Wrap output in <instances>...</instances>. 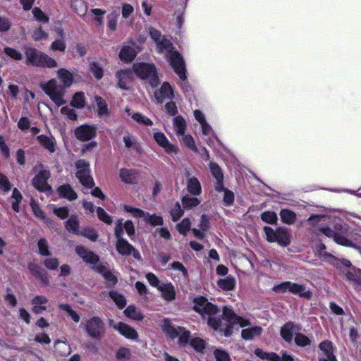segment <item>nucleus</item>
<instances>
[{
	"label": "nucleus",
	"instance_id": "nucleus-27",
	"mask_svg": "<svg viewBox=\"0 0 361 361\" xmlns=\"http://www.w3.org/2000/svg\"><path fill=\"white\" fill-rule=\"evenodd\" d=\"M58 78L63 83L62 87L64 88L70 87L73 83V73L64 68H61L57 71Z\"/></svg>",
	"mask_w": 361,
	"mask_h": 361
},
{
	"label": "nucleus",
	"instance_id": "nucleus-52",
	"mask_svg": "<svg viewBox=\"0 0 361 361\" xmlns=\"http://www.w3.org/2000/svg\"><path fill=\"white\" fill-rule=\"evenodd\" d=\"M147 218L145 219V222L153 226H162L164 220L161 216H158L156 214H150L147 213Z\"/></svg>",
	"mask_w": 361,
	"mask_h": 361
},
{
	"label": "nucleus",
	"instance_id": "nucleus-42",
	"mask_svg": "<svg viewBox=\"0 0 361 361\" xmlns=\"http://www.w3.org/2000/svg\"><path fill=\"white\" fill-rule=\"evenodd\" d=\"M157 47L159 48V52H163L164 51H166L167 54H170L172 53L174 50L173 45L172 42L165 38L162 37L157 43Z\"/></svg>",
	"mask_w": 361,
	"mask_h": 361
},
{
	"label": "nucleus",
	"instance_id": "nucleus-1",
	"mask_svg": "<svg viewBox=\"0 0 361 361\" xmlns=\"http://www.w3.org/2000/svg\"><path fill=\"white\" fill-rule=\"evenodd\" d=\"M238 314L226 306L224 307L221 317H209L207 324L214 331H219L223 333L225 337H230L232 335L234 321Z\"/></svg>",
	"mask_w": 361,
	"mask_h": 361
},
{
	"label": "nucleus",
	"instance_id": "nucleus-17",
	"mask_svg": "<svg viewBox=\"0 0 361 361\" xmlns=\"http://www.w3.org/2000/svg\"><path fill=\"white\" fill-rule=\"evenodd\" d=\"M27 269L31 275L37 280L39 281L43 285H49L50 282L48 278V274L40 265L34 262H30L27 264Z\"/></svg>",
	"mask_w": 361,
	"mask_h": 361
},
{
	"label": "nucleus",
	"instance_id": "nucleus-32",
	"mask_svg": "<svg viewBox=\"0 0 361 361\" xmlns=\"http://www.w3.org/2000/svg\"><path fill=\"white\" fill-rule=\"evenodd\" d=\"M137 55L134 48L130 46H123L120 51L119 58L121 61L126 62L133 61Z\"/></svg>",
	"mask_w": 361,
	"mask_h": 361
},
{
	"label": "nucleus",
	"instance_id": "nucleus-63",
	"mask_svg": "<svg viewBox=\"0 0 361 361\" xmlns=\"http://www.w3.org/2000/svg\"><path fill=\"white\" fill-rule=\"evenodd\" d=\"M32 37L35 41L38 42L41 39H47L48 33L42 29V26H39L33 31Z\"/></svg>",
	"mask_w": 361,
	"mask_h": 361
},
{
	"label": "nucleus",
	"instance_id": "nucleus-3",
	"mask_svg": "<svg viewBox=\"0 0 361 361\" xmlns=\"http://www.w3.org/2000/svg\"><path fill=\"white\" fill-rule=\"evenodd\" d=\"M135 74L141 80H147L152 88L157 87L159 83L157 70L154 63L147 62L135 63L133 66Z\"/></svg>",
	"mask_w": 361,
	"mask_h": 361
},
{
	"label": "nucleus",
	"instance_id": "nucleus-58",
	"mask_svg": "<svg viewBox=\"0 0 361 361\" xmlns=\"http://www.w3.org/2000/svg\"><path fill=\"white\" fill-rule=\"evenodd\" d=\"M191 222L189 218H184L179 224H177L176 228L178 231L183 235H185L190 229Z\"/></svg>",
	"mask_w": 361,
	"mask_h": 361
},
{
	"label": "nucleus",
	"instance_id": "nucleus-49",
	"mask_svg": "<svg viewBox=\"0 0 361 361\" xmlns=\"http://www.w3.org/2000/svg\"><path fill=\"white\" fill-rule=\"evenodd\" d=\"M190 345L195 351L199 353L202 352L206 347L205 341L199 337L190 339Z\"/></svg>",
	"mask_w": 361,
	"mask_h": 361
},
{
	"label": "nucleus",
	"instance_id": "nucleus-26",
	"mask_svg": "<svg viewBox=\"0 0 361 361\" xmlns=\"http://www.w3.org/2000/svg\"><path fill=\"white\" fill-rule=\"evenodd\" d=\"M57 192L61 198H64L69 201H73L78 198V194L69 183L63 184L58 187Z\"/></svg>",
	"mask_w": 361,
	"mask_h": 361
},
{
	"label": "nucleus",
	"instance_id": "nucleus-7",
	"mask_svg": "<svg viewBox=\"0 0 361 361\" xmlns=\"http://www.w3.org/2000/svg\"><path fill=\"white\" fill-rule=\"evenodd\" d=\"M75 166L77 169L75 176L79 182L87 188H92L94 186V181L91 176L90 163L85 159H80L75 161Z\"/></svg>",
	"mask_w": 361,
	"mask_h": 361
},
{
	"label": "nucleus",
	"instance_id": "nucleus-41",
	"mask_svg": "<svg viewBox=\"0 0 361 361\" xmlns=\"http://www.w3.org/2000/svg\"><path fill=\"white\" fill-rule=\"evenodd\" d=\"M125 315L135 321H142L144 319L143 314L137 310L135 305H129L124 310Z\"/></svg>",
	"mask_w": 361,
	"mask_h": 361
},
{
	"label": "nucleus",
	"instance_id": "nucleus-61",
	"mask_svg": "<svg viewBox=\"0 0 361 361\" xmlns=\"http://www.w3.org/2000/svg\"><path fill=\"white\" fill-rule=\"evenodd\" d=\"M131 357V351L129 348L121 347L116 353V358L118 360H129Z\"/></svg>",
	"mask_w": 361,
	"mask_h": 361
},
{
	"label": "nucleus",
	"instance_id": "nucleus-44",
	"mask_svg": "<svg viewBox=\"0 0 361 361\" xmlns=\"http://www.w3.org/2000/svg\"><path fill=\"white\" fill-rule=\"evenodd\" d=\"M119 13L117 11L111 12L107 16V29L114 32L117 28V22L119 18Z\"/></svg>",
	"mask_w": 361,
	"mask_h": 361
},
{
	"label": "nucleus",
	"instance_id": "nucleus-50",
	"mask_svg": "<svg viewBox=\"0 0 361 361\" xmlns=\"http://www.w3.org/2000/svg\"><path fill=\"white\" fill-rule=\"evenodd\" d=\"M294 341L300 347H306L311 344V340L302 333H296Z\"/></svg>",
	"mask_w": 361,
	"mask_h": 361
},
{
	"label": "nucleus",
	"instance_id": "nucleus-11",
	"mask_svg": "<svg viewBox=\"0 0 361 361\" xmlns=\"http://www.w3.org/2000/svg\"><path fill=\"white\" fill-rule=\"evenodd\" d=\"M85 330L89 336L99 340L104 332V323L99 317L94 316L87 321Z\"/></svg>",
	"mask_w": 361,
	"mask_h": 361
},
{
	"label": "nucleus",
	"instance_id": "nucleus-46",
	"mask_svg": "<svg viewBox=\"0 0 361 361\" xmlns=\"http://www.w3.org/2000/svg\"><path fill=\"white\" fill-rule=\"evenodd\" d=\"M178 329L180 332L178 336V343L180 345L185 346L187 344L190 343V332L183 326H178Z\"/></svg>",
	"mask_w": 361,
	"mask_h": 361
},
{
	"label": "nucleus",
	"instance_id": "nucleus-60",
	"mask_svg": "<svg viewBox=\"0 0 361 361\" xmlns=\"http://www.w3.org/2000/svg\"><path fill=\"white\" fill-rule=\"evenodd\" d=\"M50 48L54 51H59L61 52L65 51V50L66 49V44L64 38L58 39H56L54 42H52V43L51 44Z\"/></svg>",
	"mask_w": 361,
	"mask_h": 361
},
{
	"label": "nucleus",
	"instance_id": "nucleus-29",
	"mask_svg": "<svg viewBox=\"0 0 361 361\" xmlns=\"http://www.w3.org/2000/svg\"><path fill=\"white\" fill-rule=\"evenodd\" d=\"M187 190L192 196L201 195L202 190L200 180L196 177H191L187 180Z\"/></svg>",
	"mask_w": 361,
	"mask_h": 361
},
{
	"label": "nucleus",
	"instance_id": "nucleus-40",
	"mask_svg": "<svg viewBox=\"0 0 361 361\" xmlns=\"http://www.w3.org/2000/svg\"><path fill=\"white\" fill-rule=\"evenodd\" d=\"M71 105L79 109H83L85 106V93L83 92H75L71 102Z\"/></svg>",
	"mask_w": 361,
	"mask_h": 361
},
{
	"label": "nucleus",
	"instance_id": "nucleus-54",
	"mask_svg": "<svg viewBox=\"0 0 361 361\" xmlns=\"http://www.w3.org/2000/svg\"><path fill=\"white\" fill-rule=\"evenodd\" d=\"M97 214L98 219L104 223L108 225L112 224V217L102 207H97Z\"/></svg>",
	"mask_w": 361,
	"mask_h": 361
},
{
	"label": "nucleus",
	"instance_id": "nucleus-64",
	"mask_svg": "<svg viewBox=\"0 0 361 361\" xmlns=\"http://www.w3.org/2000/svg\"><path fill=\"white\" fill-rule=\"evenodd\" d=\"M216 361H231L228 353L224 350L216 349L214 352Z\"/></svg>",
	"mask_w": 361,
	"mask_h": 361
},
{
	"label": "nucleus",
	"instance_id": "nucleus-4",
	"mask_svg": "<svg viewBox=\"0 0 361 361\" xmlns=\"http://www.w3.org/2000/svg\"><path fill=\"white\" fill-rule=\"evenodd\" d=\"M265 238L269 243H276L283 247H288L291 243L292 235L289 230L285 227H278L274 230L271 227L265 226L263 228Z\"/></svg>",
	"mask_w": 361,
	"mask_h": 361
},
{
	"label": "nucleus",
	"instance_id": "nucleus-31",
	"mask_svg": "<svg viewBox=\"0 0 361 361\" xmlns=\"http://www.w3.org/2000/svg\"><path fill=\"white\" fill-rule=\"evenodd\" d=\"M65 228L70 233L75 235L80 234V221L78 216L72 215L66 222Z\"/></svg>",
	"mask_w": 361,
	"mask_h": 361
},
{
	"label": "nucleus",
	"instance_id": "nucleus-56",
	"mask_svg": "<svg viewBox=\"0 0 361 361\" xmlns=\"http://www.w3.org/2000/svg\"><path fill=\"white\" fill-rule=\"evenodd\" d=\"M131 117L133 120H135L140 124H143L146 126H152L153 125V122L151 119L143 116L140 112H137V113L132 114Z\"/></svg>",
	"mask_w": 361,
	"mask_h": 361
},
{
	"label": "nucleus",
	"instance_id": "nucleus-25",
	"mask_svg": "<svg viewBox=\"0 0 361 361\" xmlns=\"http://www.w3.org/2000/svg\"><path fill=\"white\" fill-rule=\"evenodd\" d=\"M37 142L42 147L48 150L50 153H54L56 149V141L53 137H49L46 135H39L36 137Z\"/></svg>",
	"mask_w": 361,
	"mask_h": 361
},
{
	"label": "nucleus",
	"instance_id": "nucleus-62",
	"mask_svg": "<svg viewBox=\"0 0 361 361\" xmlns=\"http://www.w3.org/2000/svg\"><path fill=\"white\" fill-rule=\"evenodd\" d=\"M12 184L8 177L2 173H0V190L6 192L11 190Z\"/></svg>",
	"mask_w": 361,
	"mask_h": 361
},
{
	"label": "nucleus",
	"instance_id": "nucleus-20",
	"mask_svg": "<svg viewBox=\"0 0 361 361\" xmlns=\"http://www.w3.org/2000/svg\"><path fill=\"white\" fill-rule=\"evenodd\" d=\"M319 348L326 357H319L318 361H337L334 355L333 343L329 340H324L319 344Z\"/></svg>",
	"mask_w": 361,
	"mask_h": 361
},
{
	"label": "nucleus",
	"instance_id": "nucleus-10",
	"mask_svg": "<svg viewBox=\"0 0 361 361\" xmlns=\"http://www.w3.org/2000/svg\"><path fill=\"white\" fill-rule=\"evenodd\" d=\"M170 65L180 80H187L185 63L181 54L175 50L170 54H166Z\"/></svg>",
	"mask_w": 361,
	"mask_h": 361
},
{
	"label": "nucleus",
	"instance_id": "nucleus-39",
	"mask_svg": "<svg viewBox=\"0 0 361 361\" xmlns=\"http://www.w3.org/2000/svg\"><path fill=\"white\" fill-rule=\"evenodd\" d=\"M281 221L286 224H293L296 220V214L294 212L288 209H282L280 212Z\"/></svg>",
	"mask_w": 361,
	"mask_h": 361
},
{
	"label": "nucleus",
	"instance_id": "nucleus-18",
	"mask_svg": "<svg viewBox=\"0 0 361 361\" xmlns=\"http://www.w3.org/2000/svg\"><path fill=\"white\" fill-rule=\"evenodd\" d=\"M114 329L117 330L121 335L127 339L137 341L138 338L137 331L123 322H119L118 324H114Z\"/></svg>",
	"mask_w": 361,
	"mask_h": 361
},
{
	"label": "nucleus",
	"instance_id": "nucleus-38",
	"mask_svg": "<svg viewBox=\"0 0 361 361\" xmlns=\"http://www.w3.org/2000/svg\"><path fill=\"white\" fill-rule=\"evenodd\" d=\"M109 297L114 300L118 309L122 310L126 305L125 296L116 290H111L109 293Z\"/></svg>",
	"mask_w": 361,
	"mask_h": 361
},
{
	"label": "nucleus",
	"instance_id": "nucleus-34",
	"mask_svg": "<svg viewBox=\"0 0 361 361\" xmlns=\"http://www.w3.org/2000/svg\"><path fill=\"white\" fill-rule=\"evenodd\" d=\"M262 333L261 326H255L241 331V336L244 340L249 341L253 339L255 336H259Z\"/></svg>",
	"mask_w": 361,
	"mask_h": 361
},
{
	"label": "nucleus",
	"instance_id": "nucleus-53",
	"mask_svg": "<svg viewBox=\"0 0 361 361\" xmlns=\"http://www.w3.org/2000/svg\"><path fill=\"white\" fill-rule=\"evenodd\" d=\"M209 167L212 175L216 180L224 178L222 169L217 163L211 161L209 164Z\"/></svg>",
	"mask_w": 361,
	"mask_h": 361
},
{
	"label": "nucleus",
	"instance_id": "nucleus-59",
	"mask_svg": "<svg viewBox=\"0 0 361 361\" xmlns=\"http://www.w3.org/2000/svg\"><path fill=\"white\" fill-rule=\"evenodd\" d=\"M39 253L42 256H49L51 252L49 249V245L47 240L45 238H41L39 240L38 243Z\"/></svg>",
	"mask_w": 361,
	"mask_h": 361
},
{
	"label": "nucleus",
	"instance_id": "nucleus-43",
	"mask_svg": "<svg viewBox=\"0 0 361 361\" xmlns=\"http://www.w3.org/2000/svg\"><path fill=\"white\" fill-rule=\"evenodd\" d=\"M89 69L97 80H101L104 76V69L97 61L89 63Z\"/></svg>",
	"mask_w": 361,
	"mask_h": 361
},
{
	"label": "nucleus",
	"instance_id": "nucleus-36",
	"mask_svg": "<svg viewBox=\"0 0 361 361\" xmlns=\"http://www.w3.org/2000/svg\"><path fill=\"white\" fill-rule=\"evenodd\" d=\"M182 205L184 209L190 210L201 203V200L197 196L191 197L189 195L183 196L181 199Z\"/></svg>",
	"mask_w": 361,
	"mask_h": 361
},
{
	"label": "nucleus",
	"instance_id": "nucleus-55",
	"mask_svg": "<svg viewBox=\"0 0 361 361\" xmlns=\"http://www.w3.org/2000/svg\"><path fill=\"white\" fill-rule=\"evenodd\" d=\"M79 235H82L93 242H95L99 236L97 231L92 227L83 228L82 231L80 232Z\"/></svg>",
	"mask_w": 361,
	"mask_h": 361
},
{
	"label": "nucleus",
	"instance_id": "nucleus-57",
	"mask_svg": "<svg viewBox=\"0 0 361 361\" xmlns=\"http://www.w3.org/2000/svg\"><path fill=\"white\" fill-rule=\"evenodd\" d=\"M4 52L6 55L13 60L20 61L23 59V54L18 50L12 47H4Z\"/></svg>",
	"mask_w": 361,
	"mask_h": 361
},
{
	"label": "nucleus",
	"instance_id": "nucleus-19",
	"mask_svg": "<svg viewBox=\"0 0 361 361\" xmlns=\"http://www.w3.org/2000/svg\"><path fill=\"white\" fill-rule=\"evenodd\" d=\"M154 97L159 104H162L166 99L174 98V92L171 85L168 82H164L159 90L155 91Z\"/></svg>",
	"mask_w": 361,
	"mask_h": 361
},
{
	"label": "nucleus",
	"instance_id": "nucleus-16",
	"mask_svg": "<svg viewBox=\"0 0 361 361\" xmlns=\"http://www.w3.org/2000/svg\"><path fill=\"white\" fill-rule=\"evenodd\" d=\"M27 269L31 275L37 280L39 281L43 285H49L50 282L48 278V274L40 265L34 262H30L27 264Z\"/></svg>",
	"mask_w": 361,
	"mask_h": 361
},
{
	"label": "nucleus",
	"instance_id": "nucleus-5",
	"mask_svg": "<svg viewBox=\"0 0 361 361\" xmlns=\"http://www.w3.org/2000/svg\"><path fill=\"white\" fill-rule=\"evenodd\" d=\"M276 293H285L289 292L293 295H298L301 298L310 300L312 296V292L306 289L304 284H299L289 281H283L279 284L275 285L271 288Z\"/></svg>",
	"mask_w": 361,
	"mask_h": 361
},
{
	"label": "nucleus",
	"instance_id": "nucleus-8",
	"mask_svg": "<svg viewBox=\"0 0 361 361\" xmlns=\"http://www.w3.org/2000/svg\"><path fill=\"white\" fill-rule=\"evenodd\" d=\"M192 302L194 304L192 310L200 314L202 318L206 314L209 317H214L220 312L217 305L209 302L204 296L200 295L195 298Z\"/></svg>",
	"mask_w": 361,
	"mask_h": 361
},
{
	"label": "nucleus",
	"instance_id": "nucleus-35",
	"mask_svg": "<svg viewBox=\"0 0 361 361\" xmlns=\"http://www.w3.org/2000/svg\"><path fill=\"white\" fill-rule=\"evenodd\" d=\"M217 286L224 291L233 290L235 287V280L233 276H228L224 279H219Z\"/></svg>",
	"mask_w": 361,
	"mask_h": 361
},
{
	"label": "nucleus",
	"instance_id": "nucleus-51",
	"mask_svg": "<svg viewBox=\"0 0 361 361\" xmlns=\"http://www.w3.org/2000/svg\"><path fill=\"white\" fill-rule=\"evenodd\" d=\"M184 211L181 208V206L178 202H176L174 204L173 208L170 211L172 221L176 222L178 221L181 216L183 215Z\"/></svg>",
	"mask_w": 361,
	"mask_h": 361
},
{
	"label": "nucleus",
	"instance_id": "nucleus-6",
	"mask_svg": "<svg viewBox=\"0 0 361 361\" xmlns=\"http://www.w3.org/2000/svg\"><path fill=\"white\" fill-rule=\"evenodd\" d=\"M44 93L57 106H61L66 103L64 99L66 88L57 84L55 79L49 80L42 87Z\"/></svg>",
	"mask_w": 361,
	"mask_h": 361
},
{
	"label": "nucleus",
	"instance_id": "nucleus-47",
	"mask_svg": "<svg viewBox=\"0 0 361 361\" xmlns=\"http://www.w3.org/2000/svg\"><path fill=\"white\" fill-rule=\"evenodd\" d=\"M261 219L269 224H276L278 221L277 214L273 211H265L260 215Z\"/></svg>",
	"mask_w": 361,
	"mask_h": 361
},
{
	"label": "nucleus",
	"instance_id": "nucleus-33",
	"mask_svg": "<svg viewBox=\"0 0 361 361\" xmlns=\"http://www.w3.org/2000/svg\"><path fill=\"white\" fill-rule=\"evenodd\" d=\"M94 101L97 106V114L99 116H108L110 114L106 100L99 95L94 96Z\"/></svg>",
	"mask_w": 361,
	"mask_h": 361
},
{
	"label": "nucleus",
	"instance_id": "nucleus-12",
	"mask_svg": "<svg viewBox=\"0 0 361 361\" xmlns=\"http://www.w3.org/2000/svg\"><path fill=\"white\" fill-rule=\"evenodd\" d=\"M51 177L49 170L38 171L32 179V185L39 192H45L51 190V186L48 183Z\"/></svg>",
	"mask_w": 361,
	"mask_h": 361
},
{
	"label": "nucleus",
	"instance_id": "nucleus-21",
	"mask_svg": "<svg viewBox=\"0 0 361 361\" xmlns=\"http://www.w3.org/2000/svg\"><path fill=\"white\" fill-rule=\"evenodd\" d=\"M154 139L160 147L164 149L166 153L170 154L172 152H177L178 147L170 143L168 138L163 133H154Z\"/></svg>",
	"mask_w": 361,
	"mask_h": 361
},
{
	"label": "nucleus",
	"instance_id": "nucleus-13",
	"mask_svg": "<svg viewBox=\"0 0 361 361\" xmlns=\"http://www.w3.org/2000/svg\"><path fill=\"white\" fill-rule=\"evenodd\" d=\"M74 135L77 140L87 142L97 137V128L94 125L82 124L75 128Z\"/></svg>",
	"mask_w": 361,
	"mask_h": 361
},
{
	"label": "nucleus",
	"instance_id": "nucleus-22",
	"mask_svg": "<svg viewBox=\"0 0 361 361\" xmlns=\"http://www.w3.org/2000/svg\"><path fill=\"white\" fill-rule=\"evenodd\" d=\"M116 78L118 80V87L123 90H127L129 89L127 83L132 80L133 73L130 69H121L116 72Z\"/></svg>",
	"mask_w": 361,
	"mask_h": 361
},
{
	"label": "nucleus",
	"instance_id": "nucleus-14",
	"mask_svg": "<svg viewBox=\"0 0 361 361\" xmlns=\"http://www.w3.org/2000/svg\"><path fill=\"white\" fill-rule=\"evenodd\" d=\"M116 250L118 254L123 256L132 255L134 259L142 261V257L138 250H137L133 245L125 238H121L116 240Z\"/></svg>",
	"mask_w": 361,
	"mask_h": 361
},
{
	"label": "nucleus",
	"instance_id": "nucleus-48",
	"mask_svg": "<svg viewBox=\"0 0 361 361\" xmlns=\"http://www.w3.org/2000/svg\"><path fill=\"white\" fill-rule=\"evenodd\" d=\"M32 12L37 21L42 23H48L49 22V17L40 8L34 7Z\"/></svg>",
	"mask_w": 361,
	"mask_h": 361
},
{
	"label": "nucleus",
	"instance_id": "nucleus-24",
	"mask_svg": "<svg viewBox=\"0 0 361 361\" xmlns=\"http://www.w3.org/2000/svg\"><path fill=\"white\" fill-rule=\"evenodd\" d=\"M139 173L136 169H121L119 176L121 180L127 184H136L138 180Z\"/></svg>",
	"mask_w": 361,
	"mask_h": 361
},
{
	"label": "nucleus",
	"instance_id": "nucleus-37",
	"mask_svg": "<svg viewBox=\"0 0 361 361\" xmlns=\"http://www.w3.org/2000/svg\"><path fill=\"white\" fill-rule=\"evenodd\" d=\"M71 7L80 16H85L87 11V4L84 0H72Z\"/></svg>",
	"mask_w": 361,
	"mask_h": 361
},
{
	"label": "nucleus",
	"instance_id": "nucleus-15",
	"mask_svg": "<svg viewBox=\"0 0 361 361\" xmlns=\"http://www.w3.org/2000/svg\"><path fill=\"white\" fill-rule=\"evenodd\" d=\"M76 254L82 258V261L87 264L96 266L100 261L99 256L92 250H87L83 245H77L75 247Z\"/></svg>",
	"mask_w": 361,
	"mask_h": 361
},
{
	"label": "nucleus",
	"instance_id": "nucleus-2",
	"mask_svg": "<svg viewBox=\"0 0 361 361\" xmlns=\"http://www.w3.org/2000/svg\"><path fill=\"white\" fill-rule=\"evenodd\" d=\"M27 65L35 67L53 68L58 66L56 61L35 47L25 48Z\"/></svg>",
	"mask_w": 361,
	"mask_h": 361
},
{
	"label": "nucleus",
	"instance_id": "nucleus-30",
	"mask_svg": "<svg viewBox=\"0 0 361 361\" xmlns=\"http://www.w3.org/2000/svg\"><path fill=\"white\" fill-rule=\"evenodd\" d=\"M294 329L295 325L293 322H288L281 327L280 335L287 343L292 341Z\"/></svg>",
	"mask_w": 361,
	"mask_h": 361
},
{
	"label": "nucleus",
	"instance_id": "nucleus-28",
	"mask_svg": "<svg viewBox=\"0 0 361 361\" xmlns=\"http://www.w3.org/2000/svg\"><path fill=\"white\" fill-rule=\"evenodd\" d=\"M159 290L161 292V297L166 301H172L176 298V290L173 285L169 282L160 286Z\"/></svg>",
	"mask_w": 361,
	"mask_h": 361
},
{
	"label": "nucleus",
	"instance_id": "nucleus-9",
	"mask_svg": "<svg viewBox=\"0 0 361 361\" xmlns=\"http://www.w3.org/2000/svg\"><path fill=\"white\" fill-rule=\"evenodd\" d=\"M319 232L325 235L328 238H332L334 240L338 245L348 247H356L355 245L346 237L343 235V226L341 224H336L335 230L331 229L329 226H324L319 228Z\"/></svg>",
	"mask_w": 361,
	"mask_h": 361
},
{
	"label": "nucleus",
	"instance_id": "nucleus-23",
	"mask_svg": "<svg viewBox=\"0 0 361 361\" xmlns=\"http://www.w3.org/2000/svg\"><path fill=\"white\" fill-rule=\"evenodd\" d=\"M160 326L161 331L166 335V336L171 339L177 338L180 334L178 326L176 328L173 325L171 319L169 318H164V319H162Z\"/></svg>",
	"mask_w": 361,
	"mask_h": 361
},
{
	"label": "nucleus",
	"instance_id": "nucleus-45",
	"mask_svg": "<svg viewBox=\"0 0 361 361\" xmlns=\"http://www.w3.org/2000/svg\"><path fill=\"white\" fill-rule=\"evenodd\" d=\"M173 126L178 135H183L186 128V122L181 116L173 118Z\"/></svg>",
	"mask_w": 361,
	"mask_h": 361
}]
</instances>
